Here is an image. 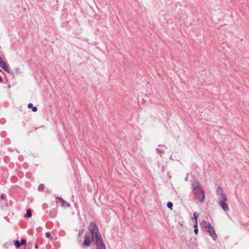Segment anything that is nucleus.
<instances>
[{
  "instance_id": "obj_19",
  "label": "nucleus",
  "mask_w": 249,
  "mask_h": 249,
  "mask_svg": "<svg viewBox=\"0 0 249 249\" xmlns=\"http://www.w3.org/2000/svg\"><path fill=\"white\" fill-rule=\"evenodd\" d=\"M156 151H157V153L160 156L161 155V154H162L164 152V150L163 149H159V148H157L156 149Z\"/></svg>"
},
{
  "instance_id": "obj_11",
  "label": "nucleus",
  "mask_w": 249,
  "mask_h": 249,
  "mask_svg": "<svg viewBox=\"0 0 249 249\" xmlns=\"http://www.w3.org/2000/svg\"><path fill=\"white\" fill-rule=\"evenodd\" d=\"M194 232L196 234H197L198 232V229L197 227V222H195L194 224Z\"/></svg>"
},
{
  "instance_id": "obj_18",
  "label": "nucleus",
  "mask_w": 249,
  "mask_h": 249,
  "mask_svg": "<svg viewBox=\"0 0 249 249\" xmlns=\"http://www.w3.org/2000/svg\"><path fill=\"white\" fill-rule=\"evenodd\" d=\"M15 245L17 249H18L21 246V244H20V242L19 241H18V240H17L15 242Z\"/></svg>"
},
{
  "instance_id": "obj_29",
  "label": "nucleus",
  "mask_w": 249,
  "mask_h": 249,
  "mask_svg": "<svg viewBox=\"0 0 249 249\" xmlns=\"http://www.w3.org/2000/svg\"><path fill=\"white\" fill-rule=\"evenodd\" d=\"M161 144H159V145H158V147H161Z\"/></svg>"
},
{
  "instance_id": "obj_28",
  "label": "nucleus",
  "mask_w": 249,
  "mask_h": 249,
  "mask_svg": "<svg viewBox=\"0 0 249 249\" xmlns=\"http://www.w3.org/2000/svg\"><path fill=\"white\" fill-rule=\"evenodd\" d=\"M185 180L186 181L188 180V177H186V178H185Z\"/></svg>"
},
{
  "instance_id": "obj_12",
  "label": "nucleus",
  "mask_w": 249,
  "mask_h": 249,
  "mask_svg": "<svg viewBox=\"0 0 249 249\" xmlns=\"http://www.w3.org/2000/svg\"><path fill=\"white\" fill-rule=\"evenodd\" d=\"M57 198H59V199H60L61 200V201L63 203V205L65 207H69L70 206V205H69V204L66 202L65 201V200H64L62 198H59V197H57Z\"/></svg>"
},
{
  "instance_id": "obj_13",
  "label": "nucleus",
  "mask_w": 249,
  "mask_h": 249,
  "mask_svg": "<svg viewBox=\"0 0 249 249\" xmlns=\"http://www.w3.org/2000/svg\"><path fill=\"white\" fill-rule=\"evenodd\" d=\"M198 216V213L196 212H195L194 213V217H193L192 219L195 220V222H197Z\"/></svg>"
},
{
  "instance_id": "obj_3",
  "label": "nucleus",
  "mask_w": 249,
  "mask_h": 249,
  "mask_svg": "<svg viewBox=\"0 0 249 249\" xmlns=\"http://www.w3.org/2000/svg\"><path fill=\"white\" fill-rule=\"evenodd\" d=\"M192 187L193 191L203 189L202 186L198 181L197 180H194L192 183Z\"/></svg>"
},
{
  "instance_id": "obj_16",
  "label": "nucleus",
  "mask_w": 249,
  "mask_h": 249,
  "mask_svg": "<svg viewBox=\"0 0 249 249\" xmlns=\"http://www.w3.org/2000/svg\"><path fill=\"white\" fill-rule=\"evenodd\" d=\"M25 216L28 217H30L31 216V209H29L27 210V213Z\"/></svg>"
},
{
  "instance_id": "obj_15",
  "label": "nucleus",
  "mask_w": 249,
  "mask_h": 249,
  "mask_svg": "<svg viewBox=\"0 0 249 249\" xmlns=\"http://www.w3.org/2000/svg\"><path fill=\"white\" fill-rule=\"evenodd\" d=\"M208 223H207L206 221L203 220V221L202 222V223H201L200 225H201V226L202 228H203L205 229V227H206V226H207V225H208Z\"/></svg>"
},
{
  "instance_id": "obj_25",
  "label": "nucleus",
  "mask_w": 249,
  "mask_h": 249,
  "mask_svg": "<svg viewBox=\"0 0 249 249\" xmlns=\"http://www.w3.org/2000/svg\"><path fill=\"white\" fill-rule=\"evenodd\" d=\"M4 197V196L3 195H1L0 199H3Z\"/></svg>"
},
{
  "instance_id": "obj_20",
  "label": "nucleus",
  "mask_w": 249,
  "mask_h": 249,
  "mask_svg": "<svg viewBox=\"0 0 249 249\" xmlns=\"http://www.w3.org/2000/svg\"><path fill=\"white\" fill-rule=\"evenodd\" d=\"M211 228H213L212 227L211 224L210 223H208L207 226L205 227V229L206 230H210V229H211Z\"/></svg>"
},
{
  "instance_id": "obj_27",
  "label": "nucleus",
  "mask_w": 249,
  "mask_h": 249,
  "mask_svg": "<svg viewBox=\"0 0 249 249\" xmlns=\"http://www.w3.org/2000/svg\"><path fill=\"white\" fill-rule=\"evenodd\" d=\"M0 82H2V77L0 76Z\"/></svg>"
},
{
  "instance_id": "obj_21",
  "label": "nucleus",
  "mask_w": 249,
  "mask_h": 249,
  "mask_svg": "<svg viewBox=\"0 0 249 249\" xmlns=\"http://www.w3.org/2000/svg\"><path fill=\"white\" fill-rule=\"evenodd\" d=\"M45 236L47 238H50L51 236L50 232L48 231V232H46Z\"/></svg>"
},
{
  "instance_id": "obj_23",
  "label": "nucleus",
  "mask_w": 249,
  "mask_h": 249,
  "mask_svg": "<svg viewBox=\"0 0 249 249\" xmlns=\"http://www.w3.org/2000/svg\"><path fill=\"white\" fill-rule=\"evenodd\" d=\"M37 110V108L36 107H33L32 106V111L36 112Z\"/></svg>"
},
{
  "instance_id": "obj_4",
  "label": "nucleus",
  "mask_w": 249,
  "mask_h": 249,
  "mask_svg": "<svg viewBox=\"0 0 249 249\" xmlns=\"http://www.w3.org/2000/svg\"><path fill=\"white\" fill-rule=\"evenodd\" d=\"M206 231L209 233L210 235L214 241H216L217 240V236L213 228H211L210 230H206Z\"/></svg>"
},
{
  "instance_id": "obj_6",
  "label": "nucleus",
  "mask_w": 249,
  "mask_h": 249,
  "mask_svg": "<svg viewBox=\"0 0 249 249\" xmlns=\"http://www.w3.org/2000/svg\"><path fill=\"white\" fill-rule=\"evenodd\" d=\"M57 208L58 206H56L55 208H53L49 213V216L51 218H54L56 217L57 214Z\"/></svg>"
},
{
  "instance_id": "obj_26",
  "label": "nucleus",
  "mask_w": 249,
  "mask_h": 249,
  "mask_svg": "<svg viewBox=\"0 0 249 249\" xmlns=\"http://www.w3.org/2000/svg\"><path fill=\"white\" fill-rule=\"evenodd\" d=\"M35 248L36 249H38V246H37V245L36 244L35 245Z\"/></svg>"
},
{
  "instance_id": "obj_10",
  "label": "nucleus",
  "mask_w": 249,
  "mask_h": 249,
  "mask_svg": "<svg viewBox=\"0 0 249 249\" xmlns=\"http://www.w3.org/2000/svg\"><path fill=\"white\" fill-rule=\"evenodd\" d=\"M220 197V200L219 201H227V196L225 193L223 194L222 195L219 196Z\"/></svg>"
},
{
  "instance_id": "obj_22",
  "label": "nucleus",
  "mask_w": 249,
  "mask_h": 249,
  "mask_svg": "<svg viewBox=\"0 0 249 249\" xmlns=\"http://www.w3.org/2000/svg\"><path fill=\"white\" fill-rule=\"evenodd\" d=\"M26 242V241L25 239H22L21 240V242H20V244H21V245H24Z\"/></svg>"
},
{
  "instance_id": "obj_1",
  "label": "nucleus",
  "mask_w": 249,
  "mask_h": 249,
  "mask_svg": "<svg viewBox=\"0 0 249 249\" xmlns=\"http://www.w3.org/2000/svg\"><path fill=\"white\" fill-rule=\"evenodd\" d=\"M88 229L91 233L92 240L96 245L97 249H106L96 223L93 221L90 222Z\"/></svg>"
},
{
  "instance_id": "obj_8",
  "label": "nucleus",
  "mask_w": 249,
  "mask_h": 249,
  "mask_svg": "<svg viewBox=\"0 0 249 249\" xmlns=\"http://www.w3.org/2000/svg\"><path fill=\"white\" fill-rule=\"evenodd\" d=\"M0 66L2 69H3L5 71H8L9 70V68L8 66L6 64L5 62H4L2 58L0 56Z\"/></svg>"
},
{
  "instance_id": "obj_7",
  "label": "nucleus",
  "mask_w": 249,
  "mask_h": 249,
  "mask_svg": "<svg viewBox=\"0 0 249 249\" xmlns=\"http://www.w3.org/2000/svg\"><path fill=\"white\" fill-rule=\"evenodd\" d=\"M219 204L224 212L229 211V206L227 203V201H219Z\"/></svg>"
},
{
  "instance_id": "obj_2",
  "label": "nucleus",
  "mask_w": 249,
  "mask_h": 249,
  "mask_svg": "<svg viewBox=\"0 0 249 249\" xmlns=\"http://www.w3.org/2000/svg\"><path fill=\"white\" fill-rule=\"evenodd\" d=\"M195 198L198 200L200 203H204L205 197V192L203 189L193 191Z\"/></svg>"
},
{
  "instance_id": "obj_5",
  "label": "nucleus",
  "mask_w": 249,
  "mask_h": 249,
  "mask_svg": "<svg viewBox=\"0 0 249 249\" xmlns=\"http://www.w3.org/2000/svg\"><path fill=\"white\" fill-rule=\"evenodd\" d=\"M91 243V239L89 236L85 235L84 240L83 243V247H89Z\"/></svg>"
},
{
  "instance_id": "obj_17",
  "label": "nucleus",
  "mask_w": 249,
  "mask_h": 249,
  "mask_svg": "<svg viewBox=\"0 0 249 249\" xmlns=\"http://www.w3.org/2000/svg\"><path fill=\"white\" fill-rule=\"evenodd\" d=\"M173 205V203L171 202H169L167 204V208L170 209L171 210H172Z\"/></svg>"
},
{
  "instance_id": "obj_14",
  "label": "nucleus",
  "mask_w": 249,
  "mask_h": 249,
  "mask_svg": "<svg viewBox=\"0 0 249 249\" xmlns=\"http://www.w3.org/2000/svg\"><path fill=\"white\" fill-rule=\"evenodd\" d=\"M45 186L43 184H40L38 187V190L39 191H42L44 190Z\"/></svg>"
},
{
  "instance_id": "obj_9",
  "label": "nucleus",
  "mask_w": 249,
  "mask_h": 249,
  "mask_svg": "<svg viewBox=\"0 0 249 249\" xmlns=\"http://www.w3.org/2000/svg\"><path fill=\"white\" fill-rule=\"evenodd\" d=\"M224 193L223 192V190L222 188L220 186H219V187H218L217 188V189H216V195L217 196H221V195H222Z\"/></svg>"
},
{
  "instance_id": "obj_24",
  "label": "nucleus",
  "mask_w": 249,
  "mask_h": 249,
  "mask_svg": "<svg viewBox=\"0 0 249 249\" xmlns=\"http://www.w3.org/2000/svg\"><path fill=\"white\" fill-rule=\"evenodd\" d=\"M28 107L29 109H31V103H29V104H28Z\"/></svg>"
}]
</instances>
